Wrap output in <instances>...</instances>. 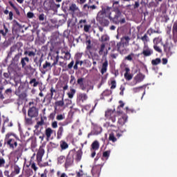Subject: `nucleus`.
Returning <instances> with one entry per match:
<instances>
[{"instance_id": "nucleus-1", "label": "nucleus", "mask_w": 177, "mask_h": 177, "mask_svg": "<svg viewBox=\"0 0 177 177\" xmlns=\"http://www.w3.org/2000/svg\"><path fill=\"white\" fill-rule=\"evenodd\" d=\"M119 3L120 1H113V10L111 12L110 11L111 9L110 7L102 8V10L104 15L115 24H124L125 23V18H122V12L120 10V6H118Z\"/></svg>"}, {"instance_id": "nucleus-2", "label": "nucleus", "mask_w": 177, "mask_h": 177, "mask_svg": "<svg viewBox=\"0 0 177 177\" xmlns=\"http://www.w3.org/2000/svg\"><path fill=\"white\" fill-rule=\"evenodd\" d=\"M21 139L15 133H8L4 139V145L10 150H15L19 145H21Z\"/></svg>"}, {"instance_id": "nucleus-3", "label": "nucleus", "mask_w": 177, "mask_h": 177, "mask_svg": "<svg viewBox=\"0 0 177 177\" xmlns=\"http://www.w3.org/2000/svg\"><path fill=\"white\" fill-rule=\"evenodd\" d=\"M131 41V38L128 36L123 37L120 39V41L117 44V50L120 53H122V49L125 48V45H128Z\"/></svg>"}, {"instance_id": "nucleus-4", "label": "nucleus", "mask_w": 177, "mask_h": 177, "mask_svg": "<svg viewBox=\"0 0 177 177\" xmlns=\"http://www.w3.org/2000/svg\"><path fill=\"white\" fill-rule=\"evenodd\" d=\"M23 151H24V146L22 142L19 144V146L14 149L12 154L16 159L19 160L23 156Z\"/></svg>"}, {"instance_id": "nucleus-5", "label": "nucleus", "mask_w": 177, "mask_h": 177, "mask_svg": "<svg viewBox=\"0 0 177 177\" xmlns=\"http://www.w3.org/2000/svg\"><path fill=\"white\" fill-rule=\"evenodd\" d=\"M165 53L167 55H172V48H174V44L169 40H167L165 44H162Z\"/></svg>"}, {"instance_id": "nucleus-6", "label": "nucleus", "mask_w": 177, "mask_h": 177, "mask_svg": "<svg viewBox=\"0 0 177 177\" xmlns=\"http://www.w3.org/2000/svg\"><path fill=\"white\" fill-rule=\"evenodd\" d=\"M73 164H74V153H69L65 159V169H68Z\"/></svg>"}, {"instance_id": "nucleus-7", "label": "nucleus", "mask_w": 177, "mask_h": 177, "mask_svg": "<svg viewBox=\"0 0 177 177\" xmlns=\"http://www.w3.org/2000/svg\"><path fill=\"white\" fill-rule=\"evenodd\" d=\"M153 53V49L150 48L149 45H144L142 51L140 53V55L143 57H150Z\"/></svg>"}, {"instance_id": "nucleus-8", "label": "nucleus", "mask_w": 177, "mask_h": 177, "mask_svg": "<svg viewBox=\"0 0 177 177\" xmlns=\"http://www.w3.org/2000/svg\"><path fill=\"white\" fill-rule=\"evenodd\" d=\"M105 117L106 120H109V121H111V122H115L116 121V117H117V113L113 110H108L105 112Z\"/></svg>"}, {"instance_id": "nucleus-9", "label": "nucleus", "mask_w": 177, "mask_h": 177, "mask_svg": "<svg viewBox=\"0 0 177 177\" xmlns=\"http://www.w3.org/2000/svg\"><path fill=\"white\" fill-rule=\"evenodd\" d=\"M28 115L30 118H35L38 117V109L35 106L29 108L28 111Z\"/></svg>"}, {"instance_id": "nucleus-10", "label": "nucleus", "mask_w": 177, "mask_h": 177, "mask_svg": "<svg viewBox=\"0 0 177 177\" xmlns=\"http://www.w3.org/2000/svg\"><path fill=\"white\" fill-rule=\"evenodd\" d=\"M102 129L100 126L95 124L93 131L88 134V138H91L92 135H100L102 133Z\"/></svg>"}, {"instance_id": "nucleus-11", "label": "nucleus", "mask_w": 177, "mask_h": 177, "mask_svg": "<svg viewBox=\"0 0 177 177\" xmlns=\"http://www.w3.org/2000/svg\"><path fill=\"white\" fill-rule=\"evenodd\" d=\"M20 52V50L17 47V45H13L12 46L10 47V51L8 53V57H12L13 55H16L17 53Z\"/></svg>"}, {"instance_id": "nucleus-12", "label": "nucleus", "mask_w": 177, "mask_h": 177, "mask_svg": "<svg viewBox=\"0 0 177 177\" xmlns=\"http://www.w3.org/2000/svg\"><path fill=\"white\" fill-rule=\"evenodd\" d=\"M44 154H45V149H44V147H40L37 153V162H41L42 161V158L44 157Z\"/></svg>"}, {"instance_id": "nucleus-13", "label": "nucleus", "mask_w": 177, "mask_h": 177, "mask_svg": "<svg viewBox=\"0 0 177 177\" xmlns=\"http://www.w3.org/2000/svg\"><path fill=\"white\" fill-rule=\"evenodd\" d=\"M88 100V95L86 93H80L77 96V103H84Z\"/></svg>"}, {"instance_id": "nucleus-14", "label": "nucleus", "mask_w": 177, "mask_h": 177, "mask_svg": "<svg viewBox=\"0 0 177 177\" xmlns=\"http://www.w3.org/2000/svg\"><path fill=\"white\" fill-rule=\"evenodd\" d=\"M103 167V164L95 165L93 167L92 172L93 174H97V175H100V171H102V167Z\"/></svg>"}, {"instance_id": "nucleus-15", "label": "nucleus", "mask_w": 177, "mask_h": 177, "mask_svg": "<svg viewBox=\"0 0 177 177\" xmlns=\"http://www.w3.org/2000/svg\"><path fill=\"white\" fill-rule=\"evenodd\" d=\"M127 121H128V115L124 114L118 119V124L120 125V127H122L125 125Z\"/></svg>"}, {"instance_id": "nucleus-16", "label": "nucleus", "mask_w": 177, "mask_h": 177, "mask_svg": "<svg viewBox=\"0 0 177 177\" xmlns=\"http://www.w3.org/2000/svg\"><path fill=\"white\" fill-rule=\"evenodd\" d=\"M173 39L177 42V22H174L172 28Z\"/></svg>"}, {"instance_id": "nucleus-17", "label": "nucleus", "mask_w": 177, "mask_h": 177, "mask_svg": "<svg viewBox=\"0 0 177 177\" xmlns=\"http://www.w3.org/2000/svg\"><path fill=\"white\" fill-rule=\"evenodd\" d=\"M107 67H109V61L105 59V61L102 63V68L100 71V73L102 75L103 74L107 73Z\"/></svg>"}, {"instance_id": "nucleus-18", "label": "nucleus", "mask_w": 177, "mask_h": 177, "mask_svg": "<svg viewBox=\"0 0 177 177\" xmlns=\"http://www.w3.org/2000/svg\"><path fill=\"white\" fill-rule=\"evenodd\" d=\"M20 57H21V53H17V54H15L14 57L12 59V64H17V63H19V60H20Z\"/></svg>"}, {"instance_id": "nucleus-19", "label": "nucleus", "mask_w": 177, "mask_h": 177, "mask_svg": "<svg viewBox=\"0 0 177 177\" xmlns=\"http://www.w3.org/2000/svg\"><path fill=\"white\" fill-rule=\"evenodd\" d=\"M125 73H124V78L127 80V81H131L132 80L133 76L132 75L129 74V71H131V69L129 68L126 67L124 69Z\"/></svg>"}, {"instance_id": "nucleus-20", "label": "nucleus", "mask_w": 177, "mask_h": 177, "mask_svg": "<svg viewBox=\"0 0 177 177\" xmlns=\"http://www.w3.org/2000/svg\"><path fill=\"white\" fill-rule=\"evenodd\" d=\"M5 164H6V161L3 158H0V168H3L5 167ZM0 177H3V173L2 170L0 169Z\"/></svg>"}, {"instance_id": "nucleus-21", "label": "nucleus", "mask_w": 177, "mask_h": 177, "mask_svg": "<svg viewBox=\"0 0 177 177\" xmlns=\"http://www.w3.org/2000/svg\"><path fill=\"white\" fill-rule=\"evenodd\" d=\"M107 17L102 12V10L100 11L97 15V21L100 22V21H103V19Z\"/></svg>"}, {"instance_id": "nucleus-22", "label": "nucleus", "mask_w": 177, "mask_h": 177, "mask_svg": "<svg viewBox=\"0 0 177 177\" xmlns=\"http://www.w3.org/2000/svg\"><path fill=\"white\" fill-rule=\"evenodd\" d=\"M99 147H100V145L99 144V141L95 140L92 144H91V150H99Z\"/></svg>"}, {"instance_id": "nucleus-23", "label": "nucleus", "mask_w": 177, "mask_h": 177, "mask_svg": "<svg viewBox=\"0 0 177 177\" xmlns=\"http://www.w3.org/2000/svg\"><path fill=\"white\" fill-rule=\"evenodd\" d=\"M53 134V130L50 127L46 129L45 135L47 139H50V136H52Z\"/></svg>"}, {"instance_id": "nucleus-24", "label": "nucleus", "mask_w": 177, "mask_h": 177, "mask_svg": "<svg viewBox=\"0 0 177 177\" xmlns=\"http://www.w3.org/2000/svg\"><path fill=\"white\" fill-rule=\"evenodd\" d=\"M43 68L45 71L42 72V73L45 74V71H48V70H50V68H52V64H50V62L46 61L45 64L43 65Z\"/></svg>"}, {"instance_id": "nucleus-25", "label": "nucleus", "mask_w": 177, "mask_h": 177, "mask_svg": "<svg viewBox=\"0 0 177 177\" xmlns=\"http://www.w3.org/2000/svg\"><path fill=\"white\" fill-rule=\"evenodd\" d=\"M26 62L30 63V58H28V57H23L21 59V64L22 66V68H24V67H26L27 64Z\"/></svg>"}, {"instance_id": "nucleus-26", "label": "nucleus", "mask_w": 177, "mask_h": 177, "mask_svg": "<svg viewBox=\"0 0 177 177\" xmlns=\"http://www.w3.org/2000/svg\"><path fill=\"white\" fill-rule=\"evenodd\" d=\"M96 6L95 5H93V6H91V0H89V2L88 4H85L84 6V9H87V10H89V9L91 10H95V9H96Z\"/></svg>"}, {"instance_id": "nucleus-27", "label": "nucleus", "mask_w": 177, "mask_h": 177, "mask_svg": "<svg viewBox=\"0 0 177 177\" xmlns=\"http://www.w3.org/2000/svg\"><path fill=\"white\" fill-rule=\"evenodd\" d=\"M63 132H64V129L63 127H60L58 129V131L57 132V139H60L62 136H63Z\"/></svg>"}, {"instance_id": "nucleus-28", "label": "nucleus", "mask_w": 177, "mask_h": 177, "mask_svg": "<svg viewBox=\"0 0 177 177\" xmlns=\"http://www.w3.org/2000/svg\"><path fill=\"white\" fill-rule=\"evenodd\" d=\"M143 80H145V75L142 73H139L135 77L136 82H142Z\"/></svg>"}, {"instance_id": "nucleus-29", "label": "nucleus", "mask_w": 177, "mask_h": 177, "mask_svg": "<svg viewBox=\"0 0 177 177\" xmlns=\"http://www.w3.org/2000/svg\"><path fill=\"white\" fill-rule=\"evenodd\" d=\"M63 106H64V100L62 98V100L55 102V110H56L57 107H63Z\"/></svg>"}, {"instance_id": "nucleus-30", "label": "nucleus", "mask_w": 177, "mask_h": 177, "mask_svg": "<svg viewBox=\"0 0 177 177\" xmlns=\"http://www.w3.org/2000/svg\"><path fill=\"white\" fill-rule=\"evenodd\" d=\"M59 145L62 150H66V149L68 147V144H67V142L64 140H61Z\"/></svg>"}, {"instance_id": "nucleus-31", "label": "nucleus", "mask_w": 177, "mask_h": 177, "mask_svg": "<svg viewBox=\"0 0 177 177\" xmlns=\"http://www.w3.org/2000/svg\"><path fill=\"white\" fill-rule=\"evenodd\" d=\"M8 3L11 6V8H12V9H14V10H15L16 14L18 16H20V11L19 10V8H17V7H16V6H15L13 2L9 1Z\"/></svg>"}, {"instance_id": "nucleus-32", "label": "nucleus", "mask_w": 177, "mask_h": 177, "mask_svg": "<svg viewBox=\"0 0 177 177\" xmlns=\"http://www.w3.org/2000/svg\"><path fill=\"white\" fill-rule=\"evenodd\" d=\"M29 84H30V85H32V86L34 88H35V87L38 86V85H39V82L37 81V79L33 78V79L30 80V81L29 82Z\"/></svg>"}, {"instance_id": "nucleus-33", "label": "nucleus", "mask_w": 177, "mask_h": 177, "mask_svg": "<svg viewBox=\"0 0 177 177\" xmlns=\"http://www.w3.org/2000/svg\"><path fill=\"white\" fill-rule=\"evenodd\" d=\"M162 41V39L161 37H155L153 39V46H158V44H161Z\"/></svg>"}, {"instance_id": "nucleus-34", "label": "nucleus", "mask_w": 177, "mask_h": 177, "mask_svg": "<svg viewBox=\"0 0 177 177\" xmlns=\"http://www.w3.org/2000/svg\"><path fill=\"white\" fill-rule=\"evenodd\" d=\"M160 30H155L154 29L150 28L149 29H148L147 34H148V35H151L152 34H160Z\"/></svg>"}, {"instance_id": "nucleus-35", "label": "nucleus", "mask_w": 177, "mask_h": 177, "mask_svg": "<svg viewBox=\"0 0 177 177\" xmlns=\"http://www.w3.org/2000/svg\"><path fill=\"white\" fill-rule=\"evenodd\" d=\"M82 158V151L79 150L76 153V161H81Z\"/></svg>"}, {"instance_id": "nucleus-36", "label": "nucleus", "mask_w": 177, "mask_h": 177, "mask_svg": "<svg viewBox=\"0 0 177 177\" xmlns=\"http://www.w3.org/2000/svg\"><path fill=\"white\" fill-rule=\"evenodd\" d=\"M75 92H76L75 89L71 88V91L67 93V95L69 97V99H73V97H74V95H75Z\"/></svg>"}, {"instance_id": "nucleus-37", "label": "nucleus", "mask_w": 177, "mask_h": 177, "mask_svg": "<svg viewBox=\"0 0 177 177\" xmlns=\"http://www.w3.org/2000/svg\"><path fill=\"white\" fill-rule=\"evenodd\" d=\"M161 63V59L156 58L155 59L151 60V64L152 66H158Z\"/></svg>"}, {"instance_id": "nucleus-38", "label": "nucleus", "mask_w": 177, "mask_h": 177, "mask_svg": "<svg viewBox=\"0 0 177 177\" xmlns=\"http://www.w3.org/2000/svg\"><path fill=\"white\" fill-rule=\"evenodd\" d=\"M109 140H110V142H113V143H115L117 138H115V136H114V133H111L109 134Z\"/></svg>"}, {"instance_id": "nucleus-39", "label": "nucleus", "mask_w": 177, "mask_h": 177, "mask_svg": "<svg viewBox=\"0 0 177 177\" xmlns=\"http://www.w3.org/2000/svg\"><path fill=\"white\" fill-rule=\"evenodd\" d=\"M140 39L144 43V45H147V42L149 41V37L147 36V34H145L144 36H142Z\"/></svg>"}, {"instance_id": "nucleus-40", "label": "nucleus", "mask_w": 177, "mask_h": 177, "mask_svg": "<svg viewBox=\"0 0 177 177\" xmlns=\"http://www.w3.org/2000/svg\"><path fill=\"white\" fill-rule=\"evenodd\" d=\"M15 175H19L20 174V167L19 165H15L14 166V171H12Z\"/></svg>"}, {"instance_id": "nucleus-41", "label": "nucleus", "mask_w": 177, "mask_h": 177, "mask_svg": "<svg viewBox=\"0 0 177 177\" xmlns=\"http://www.w3.org/2000/svg\"><path fill=\"white\" fill-rule=\"evenodd\" d=\"M83 64H84V62L77 59L73 66L74 70H78V64H80V66H82Z\"/></svg>"}, {"instance_id": "nucleus-42", "label": "nucleus", "mask_w": 177, "mask_h": 177, "mask_svg": "<svg viewBox=\"0 0 177 177\" xmlns=\"http://www.w3.org/2000/svg\"><path fill=\"white\" fill-rule=\"evenodd\" d=\"M66 161V156H60L57 158V162L58 164H63Z\"/></svg>"}, {"instance_id": "nucleus-43", "label": "nucleus", "mask_w": 177, "mask_h": 177, "mask_svg": "<svg viewBox=\"0 0 177 177\" xmlns=\"http://www.w3.org/2000/svg\"><path fill=\"white\" fill-rule=\"evenodd\" d=\"M133 56H135V54H133V53H131L129 55H127L124 57V60H128L129 62H132V60L133 59Z\"/></svg>"}, {"instance_id": "nucleus-44", "label": "nucleus", "mask_w": 177, "mask_h": 177, "mask_svg": "<svg viewBox=\"0 0 177 177\" xmlns=\"http://www.w3.org/2000/svg\"><path fill=\"white\" fill-rule=\"evenodd\" d=\"M69 10H71V12H73L74 13V12H76V10H78V8L77 7L76 4L73 3L69 7Z\"/></svg>"}, {"instance_id": "nucleus-45", "label": "nucleus", "mask_w": 177, "mask_h": 177, "mask_svg": "<svg viewBox=\"0 0 177 177\" xmlns=\"http://www.w3.org/2000/svg\"><path fill=\"white\" fill-rule=\"evenodd\" d=\"M100 24L104 26V27H107L110 24V21L109 20L104 19L102 21H100Z\"/></svg>"}, {"instance_id": "nucleus-46", "label": "nucleus", "mask_w": 177, "mask_h": 177, "mask_svg": "<svg viewBox=\"0 0 177 177\" xmlns=\"http://www.w3.org/2000/svg\"><path fill=\"white\" fill-rule=\"evenodd\" d=\"M45 124V122L44 121V118H41L40 121L37 122V124L35 125V128H39V127H42Z\"/></svg>"}, {"instance_id": "nucleus-47", "label": "nucleus", "mask_w": 177, "mask_h": 177, "mask_svg": "<svg viewBox=\"0 0 177 177\" xmlns=\"http://www.w3.org/2000/svg\"><path fill=\"white\" fill-rule=\"evenodd\" d=\"M105 48H106V44H101V46H100V48L99 50V55L100 56H102V55H103V52H104Z\"/></svg>"}, {"instance_id": "nucleus-48", "label": "nucleus", "mask_w": 177, "mask_h": 177, "mask_svg": "<svg viewBox=\"0 0 177 177\" xmlns=\"http://www.w3.org/2000/svg\"><path fill=\"white\" fill-rule=\"evenodd\" d=\"M110 153H111V151H104L102 153V157H104V158H109L110 157Z\"/></svg>"}, {"instance_id": "nucleus-49", "label": "nucleus", "mask_w": 177, "mask_h": 177, "mask_svg": "<svg viewBox=\"0 0 177 177\" xmlns=\"http://www.w3.org/2000/svg\"><path fill=\"white\" fill-rule=\"evenodd\" d=\"M19 99H21V100H26L27 99V93H22L19 95Z\"/></svg>"}, {"instance_id": "nucleus-50", "label": "nucleus", "mask_w": 177, "mask_h": 177, "mask_svg": "<svg viewBox=\"0 0 177 177\" xmlns=\"http://www.w3.org/2000/svg\"><path fill=\"white\" fill-rule=\"evenodd\" d=\"M153 49L156 52H158V53H162V50L158 46H153Z\"/></svg>"}, {"instance_id": "nucleus-51", "label": "nucleus", "mask_w": 177, "mask_h": 177, "mask_svg": "<svg viewBox=\"0 0 177 177\" xmlns=\"http://www.w3.org/2000/svg\"><path fill=\"white\" fill-rule=\"evenodd\" d=\"M64 59L65 60H70L71 59V54H70V52L67 51L65 52Z\"/></svg>"}, {"instance_id": "nucleus-52", "label": "nucleus", "mask_w": 177, "mask_h": 177, "mask_svg": "<svg viewBox=\"0 0 177 177\" xmlns=\"http://www.w3.org/2000/svg\"><path fill=\"white\" fill-rule=\"evenodd\" d=\"M30 168H32V169H33L35 172H37V171H38V167H37L35 162L30 163Z\"/></svg>"}, {"instance_id": "nucleus-53", "label": "nucleus", "mask_w": 177, "mask_h": 177, "mask_svg": "<svg viewBox=\"0 0 177 177\" xmlns=\"http://www.w3.org/2000/svg\"><path fill=\"white\" fill-rule=\"evenodd\" d=\"M111 89H115L117 88V82L115 80H111Z\"/></svg>"}, {"instance_id": "nucleus-54", "label": "nucleus", "mask_w": 177, "mask_h": 177, "mask_svg": "<svg viewBox=\"0 0 177 177\" xmlns=\"http://www.w3.org/2000/svg\"><path fill=\"white\" fill-rule=\"evenodd\" d=\"M111 92L110 91V90L107 89L105 90L104 91H103V93H102V96H110Z\"/></svg>"}, {"instance_id": "nucleus-55", "label": "nucleus", "mask_w": 177, "mask_h": 177, "mask_svg": "<svg viewBox=\"0 0 177 177\" xmlns=\"http://www.w3.org/2000/svg\"><path fill=\"white\" fill-rule=\"evenodd\" d=\"M124 132H127V130L126 129L120 130V132L117 133L116 136L118 138H121V136H122V134L124 133Z\"/></svg>"}, {"instance_id": "nucleus-56", "label": "nucleus", "mask_w": 177, "mask_h": 177, "mask_svg": "<svg viewBox=\"0 0 177 177\" xmlns=\"http://www.w3.org/2000/svg\"><path fill=\"white\" fill-rule=\"evenodd\" d=\"M126 110V113H127L128 114H129L130 113H135V110L133 109H129V107L127 106L125 108Z\"/></svg>"}, {"instance_id": "nucleus-57", "label": "nucleus", "mask_w": 177, "mask_h": 177, "mask_svg": "<svg viewBox=\"0 0 177 177\" xmlns=\"http://www.w3.org/2000/svg\"><path fill=\"white\" fill-rule=\"evenodd\" d=\"M77 85L80 86H82L84 84V78L81 77L77 79Z\"/></svg>"}, {"instance_id": "nucleus-58", "label": "nucleus", "mask_w": 177, "mask_h": 177, "mask_svg": "<svg viewBox=\"0 0 177 177\" xmlns=\"http://www.w3.org/2000/svg\"><path fill=\"white\" fill-rule=\"evenodd\" d=\"M101 41H102V42H106V41H109V37L106 35H102L101 37Z\"/></svg>"}, {"instance_id": "nucleus-59", "label": "nucleus", "mask_w": 177, "mask_h": 177, "mask_svg": "<svg viewBox=\"0 0 177 177\" xmlns=\"http://www.w3.org/2000/svg\"><path fill=\"white\" fill-rule=\"evenodd\" d=\"M64 118H65L64 115L59 114L57 116L56 120H57V121H62L64 120Z\"/></svg>"}, {"instance_id": "nucleus-60", "label": "nucleus", "mask_w": 177, "mask_h": 177, "mask_svg": "<svg viewBox=\"0 0 177 177\" xmlns=\"http://www.w3.org/2000/svg\"><path fill=\"white\" fill-rule=\"evenodd\" d=\"M70 84H72V85H75V77H74V75H71Z\"/></svg>"}, {"instance_id": "nucleus-61", "label": "nucleus", "mask_w": 177, "mask_h": 177, "mask_svg": "<svg viewBox=\"0 0 177 177\" xmlns=\"http://www.w3.org/2000/svg\"><path fill=\"white\" fill-rule=\"evenodd\" d=\"M82 23L84 24H85V23H86V19H82L80 21L79 26H80V28H82V27H84V25H82Z\"/></svg>"}, {"instance_id": "nucleus-62", "label": "nucleus", "mask_w": 177, "mask_h": 177, "mask_svg": "<svg viewBox=\"0 0 177 177\" xmlns=\"http://www.w3.org/2000/svg\"><path fill=\"white\" fill-rule=\"evenodd\" d=\"M57 176H59V177H68V176H67V174H66V173H62V174H60L59 171H58L57 172Z\"/></svg>"}, {"instance_id": "nucleus-63", "label": "nucleus", "mask_w": 177, "mask_h": 177, "mask_svg": "<svg viewBox=\"0 0 177 177\" xmlns=\"http://www.w3.org/2000/svg\"><path fill=\"white\" fill-rule=\"evenodd\" d=\"M91 28V25H84V30L85 32H89V29Z\"/></svg>"}, {"instance_id": "nucleus-64", "label": "nucleus", "mask_w": 177, "mask_h": 177, "mask_svg": "<svg viewBox=\"0 0 177 177\" xmlns=\"http://www.w3.org/2000/svg\"><path fill=\"white\" fill-rule=\"evenodd\" d=\"M74 67V60H72L68 64V68L69 70H71Z\"/></svg>"}]
</instances>
